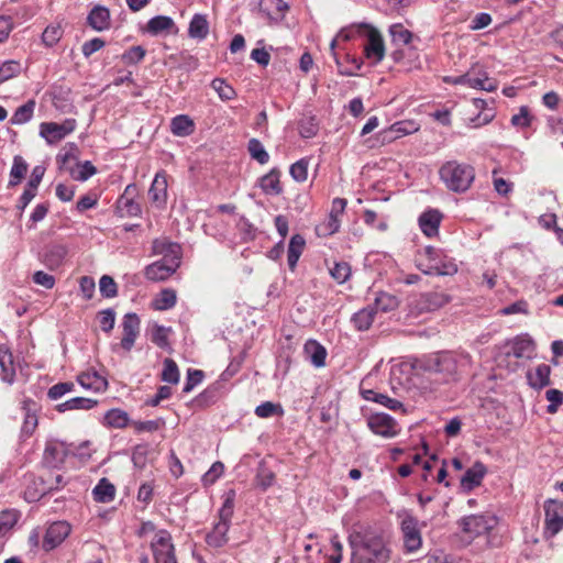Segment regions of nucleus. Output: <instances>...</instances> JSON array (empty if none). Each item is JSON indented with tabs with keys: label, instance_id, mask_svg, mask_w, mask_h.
Listing matches in <instances>:
<instances>
[{
	"label": "nucleus",
	"instance_id": "f257e3e1",
	"mask_svg": "<svg viewBox=\"0 0 563 563\" xmlns=\"http://www.w3.org/2000/svg\"><path fill=\"white\" fill-rule=\"evenodd\" d=\"M349 544L351 563H387L390 560V549L383 537L367 527H354L349 534Z\"/></svg>",
	"mask_w": 563,
	"mask_h": 563
},
{
	"label": "nucleus",
	"instance_id": "f03ea898",
	"mask_svg": "<svg viewBox=\"0 0 563 563\" xmlns=\"http://www.w3.org/2000/svg\"><path fill=\"white\" fill-rule=\"evenodd\" d=\"M468 363L470 357L466 354L439 352L417 360L413 368L423 373L440 375L442 380L448 382L454 379L460 368Z\"/></svg>",
	"mask_w": 563,
	"mask_h": 563
},
{
	"label": "nucleus",
	"instance_id": "7ed1b4c3",
	"mask_svg": "<svg viewBox=\"0 0 563 563\" xmlns=\"http://www.w3.org/2000/svg\"><path fill=\"white\" fill-rule=\"evenodd\" d=\"M416 266L424 275L451 276L457 272V265L442 250L426 246L415 257Z\"/></svg>",
	"mask_w": 563,
	"mask_h": 563
},
{
	"label": "nucleus",
	"instance_id": "20e7f679",
	"mask_svg": "<svg viewBox=\"0 0 563 563\" xmlns=\"http://www.w3.org/2000/svg\"><path fill=\"white\" fill-rule=\"evenodd\" d=\"M234 490H230L225 494L224 501L218 511L219 519L213 525L211 531L206 534L205 540L208 547L220 549L228 543V532L234 514Z\"/></svg>",
	"mask_w": 563,
	"mask_h": 563
},
{
	"label": "nucleus",
	"instance_id": "39448f33",
	"mask_svg": "<svg viewBox=\"0 0 563 563\" xmlns=\"http://www.w3.org/2000/svg\"><path fill=\"white\" fill-rule=\"evenodd\" d=\"M439 175L449 190L464 192L474 181L475 170L468 164L450 161L441 166Z\"/></svg>",
	"mask_w": 563,
	"mask_h": 563
},
{
	"label": "nucleus",
	"instance_id": "423d86ee",
	"mask_svg": "<svg viewBox=\"0 0 563 563\" xmlns=\"http://www.w3.org/2000/svg\"><path fill=\"white\" fill-rule=\"evenodd\" d=\"M357 34L366 36L364 55L373 64L380 63L385 57V44L380 32L366 23L357 24Z\"/></svg>",
	"mask_w": 563,
	"mask_h": 563
},
{
	"label": "nucleus",
	"instance_id": "0eeeda50",
	"mask_svg": "<svg viewBox=\"0 0 563 563\" xmlns=\"http://www.w3.org/2000/svg\"><path fill=\"white\" fill-rule=\"evenodd\" d=\"M498 523L493 514L471 515L462 518L459 526L468 539L473 540L492 531Z\"/></svg>",
	"mask_w": 563,
	"mask_h": 563
},
{
	"label": "nucleus",
	"instance_id": "6e6552de",
	"mask_svg": "<svg viewBox=\"0 0 563 563\" xmlns=\"http://www.w3.org/2000/svg\"><path fill=\"white\" fill-rule=\"evenodd\" d=\"M151 550L155 563H177L172 536L166 530H158L151 539Z\"/></svg>",
	"mask_w": 563,
	"mask_h": 563
},
{
	"label": "nucleus",
	"instance_id": "1a4fd4ad",
	"mask_svg": "<svg viewBox=\"0 0 563 563\" xmlns=\"http://www.w3.org/2000/svg\"><path fill=\"white\" fill-rule=\"evenodd\" d=\"M544 536L547 538H552L563 529V503L548 500L544 505Z\"/></svg>",
	"mask_w": 563,
	"mask_h": 563
},
{
	"label": "nucleus",
	"instance_id": "9d476101",
	"mask_svg": "<svg viewBox=\"0 0 563 563\" xmlns=\"http://www.w3.org/2000/svg\"><path fill=\"white\" fill-rule=\"evenodd\" d=\"M76 128L74 119H67L63 123L43 122L40 125V135L48 144H55L70 134Z\"/></svg>",
	"mask_w": 563,
	"mask_h": 563
},
{
	"label": "nucleus",
	"instance_id": "9b49d317",
	"mask_svg": "<svg viewBox=\"0 0 563 563\" xmlns=\"http://www.w3.org/2000/svg\"><path fill=\"white\" fill-rule=\"evenodd\" d=\"M404 547L408 552H415L421 548L422 538L418 520L411 515H406L401 520Z\"/></svg>",
	"mask_w": 563,
	"mask_h": 563
},
{
	"label": "nucleus",
	"instance_id": "f8f14e48",
	"mask_svg": "<svg viewBox=\"0 0 563 563\" xmlns=\"http://www.w3.org/2000/svg\"><path fill=\"white\" fill-rule=\"evenodd\" d=\"M71 527L66 521H55L51 523L43 538L42 548L45 552L56 549L69 536Z\"/></svg>",
	"mask_w": 563,
	"mask_h": 563
},
{
	"label": "nucleus",
	"instance_id": "ddd939ff",
	"mask_svg": "<svg viewBox=\"0 0 563 563\" xmlns=\"http://www.w3.org/2000/svg\"><path fill=\"white\" fill-rule=\"evenodd\" d=\"M180 260H159L145 267L144 275L148 280L163 282L170 277L179 267Z\"/></svg>",
	"mask_w": 563,
	"mask_h": 563
},
{
	"label": "nucleus",
	"instance_id": "4468645a",
	"mask_svg": "<svg viewBox=\"0 0 563 563\" xmlns=\"http://www.w3.org/2000/svg\"><path fill=\"white\" fill-rule=\"evenodd\" d=\"M467 77L470 78L471 88L488 92L495 91L498 88L497 80L490 78L485 67L478 63L472 65L467 70Z\"/></svg>",
	"mask_w": 563,
	"mask_h": 563
},
{
	"label": "nucleus",
	"instance_id": "2eb2a0df",
	"mask_svg": "<svg viewBox=\"0 0 563 563\" xmlns=\"http://www.w3.org/2000/svg\"><path fill=\"white\" fill-rule=\"evenodd\" d=\"M419 130V125L413 121H398L391 124L388 129H385L379 132V137L382 143H391L395 140L402 137L405 135L415 133Z\"/></svg>",
	"mask_w": 563,
	"mask_h": 563
},
{
	"label": "nucleus",
	"instance_id": "dca6fc26",
	"mask_svg": "<svg viewBox=\"0 0 563 563\" xmlns=\"http://www.w3.org/2000/svg\"><path fill=\"white\" fill-rule=\"evenodd\" d=\"M369 429L378 435L393 438L397 434L395 420L386 413H376L368 418Z\"/></svg>",
	"mask_w": 563,
	"mask_h": 563
},
{
	"label": "nucleus",
	"instance_id": "f3484780",
	"mask_svg": "<svg viewBox=\"0 0 563 563\" xmlns=\"http://www.w3.org/2000/svg\"><path fill=\"white\" fill-rule=\"evenodd\" d=\"M123 336L121 346L130 351L140 333V319L135 313H126L122 321Z\"/></svg>",
	"mask_w": 563,
	"mask_h": 563
},
{
	"label": "nucleus",
	"instance_id": "a211bd4d",
	"mask_svg": "<svg viewBox=\"0 0 563 563\" xmlns=\"http://www.w3.org/2000/svg\"><path fill=\"white\" fill-rule=\"evenodd\" d=\"M288 10V4L284 0H260L258 11L269 22L280 21L285 12Z\"/></svg>",
	"mask_w": 563,
	"mask_h": 563
},
{
	"label": "nucleus",
	"instance_id": "6ab92c4d",
	"mask_svg": "<svg viewBox=\"0 0 563 563\" xmlns=\"http://www.w3.org/2000/svg\"><path fill=\"white\" fill-rule=\"evenodd\" d=\"M37 410L38 406L33 400H24L22 404L23 411V423H22V433L26 437H30L34 433L37 427Z\"/></svg>",
	"mask_w": 563,
	"mask_h": 563
},
{
	"label": "nucleus",
	"instance_id": "aec40b11",
	"mask_svg": "<svg viewBox=\"0 0 563 563\" xmlns=\"http://www.w3.org/2000/svg\"><path fill=\"white\" fill-rule=\"evenodd\" d=\"M441 219L442 214L438 210H427L419 217V227L427 236L432 238L439 232Z\"/></svg>",
	"mask_w": 563,
	"mask_h": 563
},
{
	"label": "nucleus",
	"instance_id": "412c9836",
	"mask_svg": "<svg viewBox=\"0 0 563 563\" xmlns=\"http://www.w3.org/2000/svg\"><path fill=\"white\" fill-rule=\"evenodd\" d=\"M77 382L82 388L96 393L104 391L108 387V380L96 371L81 373L78 375Z\"/></svg>",
	"mask_w": 563,
	"mask_h": 563
},
{
	"label": "nucleus",
	"instance_id": "4be33fe9",
	"mask_svg": "<svg viewBox=\"0 0 563 563\" xmlns=\"http://www.w3.org/2000/svg\"><path fill=\"white\" fill-rule=\"evenodd\" d=\"M486 474V467L482 462H475L461 478V486L465 490H472L479 486Z\"/></svg>",
	"mask_w": 563,
	"mask_h": 563
},
{
	"label": "nucleus",
	"instance_id": "5701e85b",
	"mask_svg": "<svg viewBox=\"0 0 563 563\" xmlns=\"http://www.w3.org/2000/svg\"><path fill=\"white\" fill-rule=\"evenodd\" d=\"M87 22L96 31H104L110 26V11L102 5H96L87 16Z\"/></svg>",
	"mask_w": 563,
	"mask_h": 563
},
{
	"label": "nucleus",
	"instance_id": "b1692460",
	"mask_svg": "<svg viewBox=\"0 0 563 563\" xmlns=\"http://www.w3.org/2000/svg\"><path fill=\"white\" fill-rule=\"evenodd\" d=\"M66 254L67 250L64 245L53 244L45 250L42 261L49 269H56L63 264Z\"/></svg>",
	"mask_w": 563,
	"mask_h": 563
},
{
	"label": "nucleus",
	"instance_id": "393cba45",
	"mask_svg": "<svg viewBox=\"0 0 563 563\" xmlns=\"http://www.w3.org/2000/svg\"><path fill=\"white\" fill-rule=\"evenodd\" d=\"M152 247L154 254L163 256L162 260L170 261L181 258V249L177 243L165 240H155Z\"/></svg>",
	"mask_w": 563,
	"mask_h": 563
},
{
	"label": "nucleus",
	"instance_id": "a878e982",
	"mask_svg": "<svg viewBox=\"0 0 563 563\" xmlns=\"http://www.w3.org/2000/svg\"><path fill=\"white\" fill-rule=\"evenodd\" d=\"M150 199L157 203L164 205L167 197V180L164 173H157L148 190Z\"/></svg>",
	"mask_w": 563,
	"mask_h": 563
},
{
	"label": "nucleus",
	"instance_id": "bb28decb",
	"mask_svg": "<svg viewBox=\"0 0 563 563\" xmlns=\"http://www.w3.org/2000/svg\"><path fill=\"white\" fill-rule=\"evenodd\" d=\"M0 368L2 380L11 384L14 380L15 366L12 353L4 345H0Z\"/></svg>",
	"mask_w": 563,
	"mask_h": 563
},
{
	"label": "nucleus",
	"instance_id": "cd10ccee",
	"mask_svg": "<svg viewBox=\"0 0 563 563\" xmlns=\"http://www.w3.org/2000/svg\"><path fill=\"white\" fill-rule=\"evenodd\" d=\"M534 351V343L529 338H516L509 345L508 355L516 358L530 357Z\"/></svg>",
	"mask_w": 563,
	"mask_h": 563
},
{
	"label": "nucleus",
	"instance_id": "c85d7f7f",
	"mask_svg": "<svg viewBox=\"0 0 563 563\" xmlns=\"http://www.w3.org/2000/svg\"><path fill=\"white\" fill-rule=\"evenodd\" d=\"M279 172L277 169H272L268 174L264 175L260 178V187L261 189L267 194L273 196H278L283 192V187L279 180Z\"/></svg>",
	"mask_w": 563,
	"mask_h": 563
},
{
	"label": "nucleus",
	"instance_id": "c756f323",
	"mask_svg": "<svg viewBox=\"0 0 563 563\" xmlns=\"http://www.w3.org/2000/svg\"><path fill=\"white\" fill-rule=\"evenodd\" d=\"M306 241L302 235L295 234L291 236L288 245L287 262L291 271L295 269L300 255L305 249Z\"/></svg>",
	"mask_w": 563,
	"mask_h": 563
},
{
	"label": "nucleus",
	"instance_id": "7c9ffc66",
	"mask_svg": "<svg viewBox=\"0 0 563 563\" xmlns=\"http://www.w3.org/2000/svg\"><path fill=\"white\" fill-rule=\"evenodd\" d=\"M551 367L547 364H539L534 373H529L527 378L531 387L541 389L550 385Z\"/></svg>",
	"mask_w": 563,
	"mask_h": 563
},
{
	"label": "nucleus",
	"instance_id": "2f4dec72",
	"mask_svg": "<svg viewBox=\"0 0 563 563\" xmlns=\"http://www.w3.org/2000/svg\"><path fill=\"white\" fill-rule=\"evenodd\" d=\"M92 495L98 503H110L114 499L115 487L107 478H101L92 489Z\"/></svg>",
	"mask_w": 563,
	"mask_h": 563
},
{
	"label": "nucleus",
	"instance_id": "473e14b6",
	"mask_svg": "<svg viewBox=\"0 0 563 563\" xmlns=\"http://www.w3.org/2000/svg\"><path fill=\"white\" fill-rule=\"evenodd\" d=\"M97 400L86 397H75L56 406L58 412L70 410H89L97 405Z\"/></svg>",
	"mask_w": 563,
	"mask_h": 563
},
{
	"label": "nucleus",
	"instance_id": "72a5a7b5",
	"mask_svg": "<svg viewBox=\"0 0 563 563\" xmlns=\"http://www.w3.org/2000/svg\"><path fill=\"white\" fill-rule=\"evenodd\" d=\"M375 314L376 309L368 306L354 313L351 321L358 331H366L372 325Z\"/></svg>",
	"mask_w": 563,
	"mask_h": 563
},
{
	"label": "nucleus",
	"instance_id": "f704fd0d",
	"mask_svg": "<svg viewBox=\"0 0 563 563\" xmlns=\"http://www.w3.org/2000/svg\"><path fill=\"white\" fill-rule=\"evenodd\" d=\"M209 33V23L205 15L195 14L189 23L188 34L191 38L203 40Z\"/></svg>",
	"mask_w": 563,
	"mask_h": 563
},
{
	"label": "nucleus",
	"instance_id": "c9c22d12",
	"mask_svg": "<svg viewBox=\"0 0 563 563\" xmlns=\"http://www.w3.org/2000/svg\"><path fill=\"white\" fill-rule=\"evenodd\" d=\"M305 352L309 355L310 362L316 367H322L325 364L327 350L317 341L310 340L305 344Z\"/></svg>",
	"mask_w": 563,
	"mask_h": 563
},
{
	"label": "nucleus",
	"instance_id": "e433bc0d",
	"mask_svg": "<svg viewBox=\"0 0 563 563\" xmlns=\"http://www.w3.org/2000/svg\"><path fill=\"white\" fill-rule=\"evenodd\" d=\"M361 395L365 400L380 404L391 410H396L402 406L401 402L397 399H393L387 395L376 393L373 389H362Z\"/></svg>",
	"mask_w": 563,
	"mask_h": 563
},
{
	"label": "nucleus",
	"instance_id": "4c0bfd02",
	"mask_svg": "<svg viewBox=\"0 0 563 563\" xmlns=\"http://www.w3.org/2000/svg\"><path fill=\"white\" fill-rule=\"evenodd\" d=\"M194 121L185 114L175 117L170 123V130L176 136H188L194 132Z\"/></svg>",
	"mask_w": 563,
	"mask_h": 563
},
{
	"label": "nucleus",
	"instance_id": "58836bf2",
	"mask_svg": "<svg viewBox=\"0 0 563 563\" xmlns=\"http://www.w3.org/2000/svg\"><path fill=\"white\" fill-rule=\"evenodd\" d=\"M35 104V100L31 99L20 106L11 117V124L20 125L29 122L33 117Z\"/></svg>",
	"mask_w": 563,
	"mask_h": 563
},
{
	"label": "nucleus",
	"instance_id": "ea45409f",
	"mask_svg": "<svg viewBox=\"0 0 563 563\" xmlns=\"http://www.w3.org/2000/svg\"><path fill=\"white\" fill-rule=\"evenodd\" d=\"M175 26L172 18L157 15L152 18L146 24V31L152 35H157L164 31H169Z\"/></svg>",
	"mask_w": 563,
	"mask_h": 563
},
{
	"label": "nucleus",
	"instance_id": "a19ab883",
	"mask_svg": "<svg viewBox=\"0 0 563 563\" xmlns=\"http://www.w3.org/2000/svg\"><path fill=\"white\" fill-rule=\"evenodd\" d=\"M176 291L169 288L163 289L154 299L153 306L156 310L163 311L173 308L176 305Z\"/></svg>",
	"mask_w": 563,
	"mask_h": 563
},
{
	"label": "nucleus",
	"instance_id": "79ce46f5",
	"mask_svg": "<svg viewBox=\"0 0 563 563\" xmlns=\"http://www.w3.org/2000/svg\"><path fill=\"white\" fill-rule=\"evenodd\" d=\"M274 481L275 473L268 466H266L265 463H260L255 476L256 485L261 487L263 490H266L274 484Z\"/></svg>",
	"mask_w": 563,
	"mask_h": 563
},
{
	"label": "nucleus",
	"instance_id": "37998d69",
	"mask_svg": "<svg viewBox=\"0 0 563 563\" xmlns=\"http://www.w3.org/2000/svg\"><path fill=\"white\" fill-rule=\"evenodd\" d=\"M104 420L108 426L113 428H124L129 424V415L121 409H110L104 415Z\"/></svg>",
	"mask_w": 563,
	"mask_h": 563
},
{
	"label": "nucleus",
	"instance_id": "c03bdc74",
	"mask_svg": "<svg viewBox=\"0 0 563 563\" xmlns=\"http://www.w3.org/2000/svg\"><path fill=\"white\" fill-rule=\"evenodd\" d=\"M391 41L396 45H408L412 40V33L401 24H393L389 29Z\"/></svg>",
	"mask_w": 563,
	"mask_h": 563
},
{
	"label": "nucleus",
	"instance_id": "a18cd8bd",
	"mask_svg": "<svg viewBox=\"0 0 563 563\" xmlns=\"http://www.w3.org/2000/svg\"><path fill=\"white\" fill-rule=\"evenodd\" d=\"M26 170L27 164L25 161L21 156H15L10 172L9 186L18 185L26 174Z\"/></svg>",
	"mask_w": 563,
	"mask_h": 563
},
{
	"label": "nucleus",
	"instance_id": "49530a36",
	"mask_svg": "<svg viewBox=\"0 0 563 563\" xmlns=\"http://www.w3.org/2000/svg\"><path fill=\"white\" fill-rule=\"evenodd\" d=\"M334 60L338 66V71L343 76H355L356 71L361 69L363 62L354 56L346 55V62L351 64L350 67L344 66L336 54H334Z\"/></svg>",
	"mask_w": 563,
	"mask_h": 563
},
{
	"label": "nucleus",
	"instance_id": "de8ad7c7",
	"mask_svg": "<svg viewBox=\"0 0 563 563\" xmlns=\"http://www.w3.org/2000/svg\"><path fill=\"white\" fill-rule=\"evenodd\" d=\"M211 87L218 92L219 98L223 101H229L236 97V92L233 87L222 78L213 79L211 81Z\"/></svg>",
	"mask_w": 563,
	"mask_h": 563
},
{
	"label": "nucleus",
	"instance_id": "09e8293b",
	"mask_svg": "<svg viewBox=\"0 0 563 563\" xmlns=\"http://www.w3.org/2000/svg\"><path fill=\"white\" fill-rule=\"evenodd\" d=\"M247 150L251 157L257 161L260 164H266L269 159V155L264 148L263 144L257 139H251L247 144Z\"/></svg>",
	"mask_w": 563,
	"mask_h": 563
},
{
	"label": "nucleus",
	"instance_id": "8fccbe9b",
	"mask_svg": "<svg viewBox=\"0 0 563 563\" xmlns=\"http://www.w3.org/2000/svg\"><path fill=\"white\" fill-rule=\"evenodd\" d=\"M161 378L169 384H177L179 382V369L174 360L165 358Z\"/></svg>",
	"mask_w": 563,
	"mask_h": 563
},
{
	"label": "nucleus",
	"instance_id": "3c124183",
	"mask_svg": "<svg viewBox=\"0 0 563 563\" xmlns=\"http://www.w3.org/2000/svg\"><path fill=\"white\" fill-rule=\"evenodd\" d=\"M64 457V450L57 445H47L44 451V462L52 467H56L59 463H63Z\"/></svg>",
	"mask_w": 563,
	"mask_h": 563
},
{
	"label": "nucleus",
	"instance_id": "603ef678",
	"mask_svg": "<svg viewBox=\"0 0 563 563\" xmlns=\"http://www.w3.org/2000/svg\"><path fill=\"white\" fill-rule=\"evenodd\" d=\"M363 220L367 225L376 227L379 231H386L388 228L387 217L378 214L374 210L366 209L363 214Z\"/></svg>",
	"mask_w": 563,
	"mask_h": 563
},
{
	"label": "nucleus",
	"instance_id": "864d4df0",
	"mask_svg": "<svg viewBox=\"0 0 563 563\" xmlns=\"http://www.w3.org/2000/svg\"><path fill=\"white\" fill-rule=\"evenodd\" d=\"M21 71V65L16 60H7L0 66V84L4 82Z\"/></svg>",
	"mask_w": 563,
	"mask_h": 563
},
{
	"label": "nucleus",
	"instance_id": "5fc2aeb1",
	"mask_svg": "<svg viewBox=\"0 0 563 563\" xmlns=\"http://www.w3.org/2000/svg\"><path fill=\"white\" fill-rule=\"evenodd\" d=\"M426 309L435 310L448 303L449 297L442 292H428L423 295Z\"/></svg>",
	"mask_w": 563,
	"mask_h": 563
},
{
	"label": "nucleus",
	"instance_id": "6e6d98bb",
	"mask_svg": "<svg viewBox=\"0 0 563 563\" xmlns=\"http://www.w3.org/2000/svg\"><path fill=\"white\" fill-rule=\"evenodd\" d=\"M62 36L63 30L59 25H48L42 34V41L46 46L52 47L62 38Z\"/></svg>",
	"mask_w": 563,
	"mask_h": 563
},
{
	"label": "nucleus",
	"instance_id": "4d7b16f0",
	"mask_svg": "<svg viewBox=\"0 0 563 563\" xmlns=\"http://www.w3.org/2000/svg\"><path fill=\"white\" fill-rule=\"evenodd\" d=\"M398 307V299L389 294H380L375 299V309L382 311H390Z\"/></svg>",
	"mask_w": 563,
	"mask_h": 563
},
{
	"label": "nucleus",
	"instance_id": "13d9d810",
	"mask_svg": "<svg viewBox=\"0 0 563 563\" xmlns=\"http://www.w3.org/2000/svg\"><path fill=\"white\" fill-rule=\"evenodd\" d=\"M99 289L103 297L113 298L118 294V287L111 276L103 275L99 280Z\"/></svg>",
	"mask_w": 563,
	"mask_h": 563
},
{
	"label": "nucleus",
	"instance_id": "bf43d9fd",
	"mask_svg": "<svg viewBox=\"0 0 563 563\" xmlns=\"http://www.w3.org/2000/svg\"><path fill=\"white\" fill-rule=\"evenodd\" d=\"M168 332L169 329L156 324L151 333V340L153 343H155L158 347L165 349L168 346Z\"/></svg>",
	"mask_w": 563,
	"mask_h": 563
},
{
	"label": "nucleus",
	"instance_id": "052dcab7",
	"mask_svg": "<svg viewBox=\"0 0 563 563\" xmlns=\"http://www.w3.org/2000/svg\"><path fill=\"white\" fill-rule=\"evenodd\" d=\"M283 409L280 405L265 401L255 408V415L260 418H269L275 415H282Z\"/></svg>",
	"mask_w": 563,
	"mask_h": 563
},
{
	"label": "nucleus",
	"instance_id": "680f3d73",
	"mask_svg": "<svg viewBox=\"0 0 563 563\" xmlns=\"http://www.w3.org/2000/svg\"><path fill=\"white\" fill-rule=\"evenodd\" d=\"M330 274L339 284H343L351 276V267L346 262L335 263Z\"/></svg>",
	"mask_w": 563,
	"mask_h": 563
},
{
	"label": "nucleus",
	"instance_id": "e2e57ef3",
	"mask_svg": "<svg viewBox=\"0 0 563 563\" xmlns=\"http://www.w3.org/2000/svg\"><path fill=\"white\" fill-rule=\"evenodd\" d=\"M545 398L550 402L547 407L549 413H555L563 402V393L559 389H548Z\"/></svg>",
	"mask_w": 563,
	"mask_h": 563
},
{
	"label": "nucleus",
	"instance_id": "0e129e2a",
	"mask_svg": "<svg viewBox=\"0 0 563 563\" xmlns=\"http://www.w3.org/2000/svg\"><path fill=\"white\" fill-rule=\"evenodd\" d=\"M289 173L296 181H305L308 177V161L299 159L290 166Z\"/></svg>",
	"mask_w": 563,
	"mask_h": 563
},
{
	"label": "nucleus",
	"instance_id": "69168bd1",
	"mask_svg": "<svg viewBox=\"0 0 563 563\" xmlns=\"http://www.w3.org/2000/svg\"><path fill=\"white\" fill-rule=\"evenodd\" d=\"M205 377V373L201 369H191L187 371V378L184 386L183 391L188 394L190 393L197 385H199Z\"/></svg>",
	"mask_w": 563,
	"mask_h": 563
},
{
	"label": "nucleus",
	"instance_id": "338daca9",
	"mask_svg": "<svg viewBox=\"0 0 563 563\" xmlns=\"http://www.w3.org/2000/svg\"><path fill=\"white\" fill-rule=\"evenodd\" d=\"M318 132V124L313 117L302 119L299 123V134L305 139L313 137Z\"/></svg>",
	"mask_w": 563,
	"mask_h": 563
},
{
	"label": "nucleus",
	"instance_id": "774afa93",
	"mask_svg": "<svg viewBox=\"0 0 563 563\" xmlns=\"http://www.w3.org/2000/svg\"><path fill=\"white\" fill-rule=\"evenodd\" d=\"M73 389L74 384L70 382L57 383L48 389L47 396L51 400H57Z\"/></svg>",
	"mask_w": 563,
	"mask_h": 563
}]
</instances>
